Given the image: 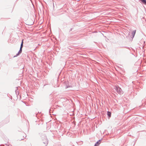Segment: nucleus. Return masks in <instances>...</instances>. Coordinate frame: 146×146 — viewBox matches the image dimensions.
Listing matches in <instances>:
<instances>
[{
	"label": "nucleus",
	"instance_id": "obj_1",
	"mask_svg": "<svg viewBox=\"0 0 146 146\" xmlns=\"http://www.w3.org/2000/svg\"><path fill=\"white\" fill-rule=\"evenodd\" d=\"M115 89L118 94H121L123 93L122 89L118 86H116Z\"/></svg>",
	"mask_w": 146,
	"mask_h": 146
},
{
	"label": "nucleus",
	"instance_id": "obj_2",
	"mask_svg": "<svg viewBox=\"0 0 146 146\" xmlns=\"http://www.w3.org/2000/svg\"><path fill=\"white\" fill-rule=\"evenodd\" d=\"M22 48H20V50H19V51L18 52V53L16 55L14 56V57H16V56H18V55H19V54L20 53H21V52H22Z\"/></svg>",
	"mask_w": 146,
	"mask_h": 146
},
{
	"label": "nucleus",
	"instance_id": "obj_3",
	"mask_svg": "<svg viewBox=\"0 0 146 146\" xmlns=\"http://www.w3.org/2000/svg\"><path fill=\"white\" fill-rule=\"evenodd\" d=\"M135 32H136V31L134 30V31H133L132 33V35H133V37H134L135 35Z\"/></svg>",
	"mask_w": 146,
	"mask_h": 146
},
{
	"label": "nucleus",
	"instance_id": "obj_4",
	"mask_svg": "<svg viewBox=\"0 0 146 146\" xmlns=\"http://www.w3.org/2000/svg\"><path fill=\"white\" fill-rule=\"evenodd\" d=\"M145 5H146V0H140Z\"/></svg>",
	"mask_w": 146,
	"mask_h": 146
},
{
	"label": "nucleus",
	"instance_id": "obj_5",
	"mask_svg": "<svg viewBox=\"0 0 146 146\" xmlns=\"http://www.w3.org/2000/svg\"><path fill=\"white\" fill-rule=\"evenodd\" d=\"M23 40H22V42L21 45V46L20 48H22L23 46Z\"/></svg>",
	"mask_w": 146,
	"mask_h": 146
},
{
	"label": "nucleus",
	"instance_id": "obj_6",
	"mask_svg": "<svg viewBox=\"0 0 146 146\" xmlns=\"http://www.w3.org/2000/svg\"><path fill=\"white\" fill-rule=\"evenodd\" d=\"M108 116L110 117L111 115V113L109 111L108 112Z\"/></svg>",
	"mask_w": 146,
	"mask_h": 146
},
{
	"label": "nucleus",
	"instance_id": "obj_7",
	"mask_svg": "<svg viewBox=\"0 0 146 146\" xmlns=\"http://www.w3.org/2000/svg\"><path fill=\"white\" fill-rule=\"evenodd\" d=\"M100 140L98 141L95 144L99 145L100 143Z\"/></svg>",
	"mask_w": 146,
	"mask_h": 146
},
{
	"label": "nucleus",
	"instance_id": "obj_8",
	"mask_svg": "<svg viewBox=\"0 0 146 146\" xmlns=\"http://www.w3.org/2000/svg\"><path fill=\"white\" fill-rule=\"evenodd\" d=\"M44 143L45 144H48V141L46 140V141H45V142H44Z\"/></svg>",
	"mask_w": 146,
	"mask_h": 146
},
{
	"label": "nucleus",
	"instance_id": "obj_9",
	"mask_svg": "<svg viewBox=\"0 0 146 146\" xmlns=\"http://www.w3.org/2000/svg\"><path fill=\"white\" fill-rule=\"evenodd\" d=\"M94 146H98V145H96V144H95Z\"/></svg>",
	"mask_w": 146,
	"mask_h": 146
}]
</instances>
